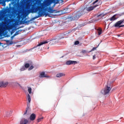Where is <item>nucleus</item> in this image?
Here are the masks:
<instances>
[{
  "instance_id": "obj_1",
  "label": "nucleus",
  "mask_w": 124,
  "mask_h": 124,
  "mask_svg": "<svg viewBox=\"0 0 124 124\" xmlns=\"http://www.w3.org/2000/svg\"><path fill=\"white\" fill-rule=\"evenodd\" d=\"M96 6H97V5L81 9L76 13H74L72 16L69 17V19L71 21H76V20H78L82 15L85 14L87 11H92V10H93Z\"/></svg>"
},
{
  "instance_id": "obj_2",
  "label": "nucleus",
  "mask_w": 124,
  "mask_h": 124,
  "mask_svg": "<svg viewBox=\"0 0 124 124\" xmlns=\"http://www.w3.org/2000/svg\"><path fill=\"white\" fill-rule=\"evenodd\" d=\"M37 11H39L38 13V15L32 18V20H35V19L42 17V16H44V15L45 17H47V16H48V17H51L49 13L45 12L46 11V9H45L44 7L38 6L37 8L33 7L32 8V13H35V12H37Z\"/></svg>"
},
{
  "instance_id": "obj_3",
  "label": "nucleus",
  "mask_w": 124,
  "mask_h": 124,
  "mask_svg": "<svg viewBox=\"0 0 124 124\" xmlns=\"http://www.w3.org/2000/svg\"><path fill=\"white\" fill-rule=\"evenodd\" d=\"M110 91H111V88L107 85L106 87H105L104 89L101 91V93L102 94L105 95L108 94V93H110Z\"/></svg>"
},
{
  "instance_id": "obj_4",
  "label": "nucleus",
  "mask_w": 124,
  "mask_h": 124,
  "mask_svg": "<svg viewBox=\"0 0 124 124\" xmlns=\"http://www.w3.org/2000/svg\"><path fill=\"white\" fill-rule=\"evenodd\" d=\"M27 99L28 100V103H27V108L24 113V115H27V114H28V110H30V108L29 107V106H30V103H31V95H30L29 94H28L27 95Z\"/></svg>"
},
{
  "instance_id": "obj_5",
  "label": "nucleus",
  "mask_w": 124,
  "mask_h": 124,
  "mask_svg": "<svg viewBox=\"0 0 124 124\" xmlns=\"http://www.w3.org/2000/svg\"><path fill=\"white\" fill-rule=\"evenodd\" d=\"M39 77L40 78H49L50 77L47 76V74H45V72H42L40 74Z\"/></svg>"
},
{
  "instance_id": "obj_6",
  "label": "nucleus",
  "mask_w": 124,
  "mask_h": 124,
  "mask_svg": "<svg viewBox=\"0 0 124 124\" xmlns=\"http://www.w3.org/2000/svg\"><path fill=\"white\" fill-rule=\"evenodd\" d=\"M67 65H70L71 64H77V62L74 61H68L66 62Z\"/></svg>"
},
{
  "instance_id": "obj_7",
  "label": "nucleus",
  "mask_w": 124,
  "mask_h": 124,
  "mask_svg": "<svg viewBox=\"0 0 124 124\" xmlns=\"http://www.w3.org/2000/svg\"><path fill=\"white\" fill-rule=\"evenodd\" d=\"M20 124H30V122L28 119L23 118L21 120Z\"/></svg>"
},
{
  "instance_id": "obj_8",
  "label": "nucleus",
  "mask_w": 124,
  "mask_h": 124,
  "mask_svg": "<svg viewBox=\"0 0 124 124\" xmlns=\"http://www.w3.org/2000/svg\"><path fill=\"white\" fill-rule=\"evenodd\" d=\"M8 85V82H4L3 81L0 82V87L3 88V87H7Z\"/></svg>"
},
{
  "instance_id": "obj_9",
  "label": "nucleus",
  "mask_w": 124,
  "mask_h": 124,
  "mask_svg": "<svg viewBox=\"0 0 124 124\" xmlns=\"http://www.w3.org/2000/svg\"><path fill=\"white\" fill-rule=\"evenodd\" d=\"M35 118H36L35 114L32 113L30 117V120L31 121H34V120H35Z\"/></svg>"
},
{
  "instance_id": "obj_10",
  "label": "nucleus",
  "mask_w": 124,
  "mask_h": 124,
  "mask_svg": "<svg viewBox=\"0 0 124 124\" xmlns=\"http://www.w3.org/2000/svg\"><path fill=\"white\" fill-rule=\"evenodd\" d=\"M63 76H65V74L63 73H59L56 75V77L58 78H61V77H63Z\"/></svg>"
},
{
  "instance_id": "obj_11",
  "label": "nucleus",
  "mask_w": 124,
  "mask_h": 124,
  "mask_svg": "<svg viewBox=\"0 0 124 124\" xmlns=\"http://www.w3.org/2000/svg\"><path fill=\"white\" fill-rule=\"evenodd\" d=\"M48 42H49V41H44L43 42H40L37 45V46H41V45H43V44H46L48 43Z\"/></svg>"
},
{
  "instance_id": "obj_12",
  "label": "nucleus",
  "mask_w": 124,
  "mask_h": 124,
  "mask_svg": "<svg viewBox=\"0 0 124 124\" xmlns=\"http://www.w3.org/2000/svg\"><path fill=\"white\" fill-rule=\"evenodd\" d=\"M59 39H55L53 40H52L50 42V43H52V44H55L56 43L58 42Z\"/></svg>"
},
{
  "instance_id": "obj_13",
  "label": "nucleus",
  "mask_w": 124,
  "mask_h": 124,
  "mask_svg": "<svg viewBox=\"0 0 124 124\" xmlns=\"http://www.w3.org/2000/svg\"><path fill=\"white\" fill-rule=\"evenodd\" d=\"M116 16H117V15H114L113 16H112L110 19V21H115V20H117V18H116Z\"/></svg>"
},
{
  "instance_id": "obj_14",
  "label": "nucleus",
  "mask_w": 124,
  "mask_h": 124,
  "mask_svg": "<svg viewBox=\"0 0 124 124\" xmlns=\"http://www.w3.org/2000/svg\"><path fill=\"white\" fill-rule=\"evenodd\" d=\"M98 35H101V34L102 33V29H98Z\"/></svg>"
},
{
  "instance_id": "obj_15",
  "label": "nucleus",
  "mask_w": 124,
  "mask_h": 124,
  "mask_svg": "<svg viewBox=\"0 0 124 124\" xmlns=\"http://www.w3.org/2000/svg\"><path fill=\"white\" fill-rule=\"evenodd\" d=\"M48 12H49V13H55V12H56V11L54 10H53L52 9H49L48 10Z\"/></svg>"
},
{
  "instance_id": "obj_16",
  "label": "nucleus",
  "mask_w": 124,
  "mask_h": 124,
  "mask_svg": "<svg viewBox=\"0 0 124 124\" xmlns=\"http://www.w3.org/2000/svg\"><path fill=\"white\" fill-rule=\"evenodd\" d=\"M25 68H29L30 67V64L27 63L24 65Z\"/></svg>"
},
{
  "instance_id": "obj_17",
  "label": "nucleus",
  "mask_w": 124,
  "mask_h": 124,
  "mask_svg": "<svg viewBox=\"0 0 124 124\" xmlns=\"http://www.w3.org/2000/svg\"><path fill=\"white\" fill-rule=\"evenodd\" d=\"M42 120H43V117L38 119L37 120V123H39V122H41V121H42Z\"/></svg>"
},
{
  "instance_id": "obj_18",
  "label": "nucleus",
  "mask_w": 124,
  "mask_h": 124,
  "mask_svg": "<svg viewBox=\"0 0 124 124\" xmlns=\"http://www.w3.org/2000/svg\"><path fill=\"white\" fill-rule=\"evenodd\" d=\"M28 91L30 94L31 93V88L28 87Z\"/></svg>"
},
{
  "instance_id": "obj_19",
  "label": "nucleus",
  "mask_w": 124,
  "mask_h": 124,
  "mask_svg": "<svg viewBox=\"0 0 124 124\" xmlns=\"http://www.w3.org/2000/svg\"><path fill=\"white\" fill-rule=\"evenodd\" d=\"M19 32H21V31H18L16 32V33L14 34L15 35V36H16V35H18V34H19Z\"/></svg>"
},
{
  "instance_id": "obj_20",
  "label": "nucleus",
  "mask_w": 124,
  "mask_h": 124,
  "mask_svg": "<svg viewBox=\"0 0 124 124\" xmlns=\"http://www.w3.org/2000/svg\"><path fill=\"white\" fill-rule=\"evenodd\" d=\"M79 41H76L75 42V45H78V44H79Z\"/></svg>"
},
{
  "instance_id": "obj_21",
  "label": "nucleus",
  "mask_w": 124,
  "mask_h": 124,
  "mask_svg": "<svg viewBox=\"0 0 124 124\" xmlns=\"http://www.w3.org/2000/svg\"><path fill=\"white\" fill-rule=\"evenodd\" d=\"M31 69H33V66H31L29 68V70H31Z\"/></svg>"
},
{
  "instance_id": "obj_22",
  "label": "nucleus",
  "mask_w": 124,
  "mask_h": 124,
  "mask_svg": "<svg viewBox=\"0 0 124 124\" xmlns=\"http://www.w3.org/2000/svg\"><path fill=\"white\" fill-rule=\"evenodd\" d=\"M94 50H96V47H93L91 51L90 52H92V51H94Z\"/></svg>"
},
{
  "instance_id": "obj_23",
  "label": "nucleus",
  "mask_w": 124,
  "mask_h": 124,
  "mask_svg": "<svg viewBox=\"0 0 124 124\" xmlns=\"http://www.w3.org/2000/svg\"><path fill=\"white\" fill-rule=\"evenodd\" d=\"M7 43L10 42V44H12L13 43V42H12V41H9V40L7 41Z\"/></svg>"
},
{
  "instance_id": "obj_24",
  "label": "nucleus",
  "mask_w": 124,
  "mask_h": 124,
  "mask_svg": "<svg viewBox=\"0 0 124 124\" xmlns=\"http://www.w3.org/2000/svg\"><path fill=\"white\" fill-rule=\"evenodd\" d=\"M7 117H10V113L9 112L7 113Z\"/></svg>"
},
{
  "instance_id": "obj_25",
  "label": "nucleus",
  "mask_w": 124,
  "mask_h": 124,
  "mask_svg": "<svg viewBox=\"0 0 124 124\" xmlns=\"http://www.w3.org/2000/svg\"><path fill=\"white\" fill-rule=\"evenodd\" d=\"M14 37H15V35L14 34L13 36H11V39L12 40V39H13V38H14Z\"/></svg>"
},
{
  "instance_id": "obj_26",
  "label": "nucleus",
  "mask_w": 124,
  "mask_h": 124,
  "mask_svg": "<svg viewBox=\"0 0 124 124\" xmlns=\"http://www.w3.org/2000/svg\"><path fill=\"white\" fill-rule=\"evenodd\" d=\"M98 0H95V1H94V2H93V4H95V3H96V2H98Z\"/></svg>"
},
{
  "instance_id": "obj_27",
  "label": "nucleus",
  "mask_w": 124,
  "mask_h": 124,
  "mask_svg": "<svg viewBox=\"0 0 124 124\" xmlns=\"http://www.w3.org/2000/svg\"><path fill=\"white\" fill-rule=\"evenodd\" d=\"M98 17H101V18H102V17H103V16H102V14H100L98 16Z\"/></svg>"
},
{
  "instance_id": "obj_28",
  "label": "nucleus",
  "mask_w": 124,
  "mask_h": 124,
  "mask_svg": "<svg viewBox=\"0 0 124 124\" xmlns=\"http://www.w3.org/2000/svg\"><path fill=\"white\" fill-rule=\"evenodd\" d=\"M95 58H96V57H95V55H93V60H95Z\"/></svg>"
},
{
  "instance_id": "obj_29",
  "label": "nucleus",
  "mask_w": 124,
  "mask_h": 124,
  "mask_svg": "<svg viewBox=\"0 0 124 124\" xmlns=\"http://www.w3.org/2000/svg\"><path fill=\"white\" fill-rule=\"evenodd\" d=\"M82 52L83 53H86V50H82Z\"/></svg>"
},
{
  "instance_id": "obj_30",
  "label": "nucleus",
  "mask_w": 124,
  "mask_h": 124,
  "mask_svg": "<svg viewBox=\"0 0 124 124\" xmlns=\"http://www.w3.org/2000/svg\"><path fill=\"white\" fill-rule=\"evenodd\" d=\"M21 71H23V70H25V69L24 68H21L20 69Z\"/></svg>"
},
{
  "instance_id": "obj_31",
  "label": "nucleus",
  "mask_w": 124,
  "mask_h": 124,
  "mask_svg": "<svg viewBox=\"0 0 124 124\" xmlns=\"http://www.w3.org/2000/svg\"><path fill=\"white\" fill-rule=\"evenodd\" d=\"M16 85H18V86H20L19 83H16Z\"/></svg>"
},
{
  "instance_id": "obj_32",
  "label": "nucleus",
  "mask_w": 124,
  "mask_h": 124,
  "mask_svg": "<svg viewBox=\"0 0 124 124\" xmlns=\"http://www.w3.org/2000/svg\"><path fill=\"white\" fill-rule=\"evenodd\" d=\"M93 21L92 22H90V23H93Z\"/></svg>"
},
{
  "instance_id": "obj_33",
  "label": "nucleus",
  "mask_w": 124,
  "mask_h": 124,
  "mask_svg": "<svg viewBox=\"0 0 124 124\" xmlns=\"http://www.w3.org/2000/svg\"><path fill=\"white\" fill-rule=\"evenodd\" d=\"M119 15V16H122V15Z\"/></svg>"
}]
</instances>
